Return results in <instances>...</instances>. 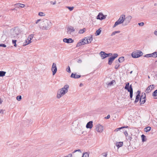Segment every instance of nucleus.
<instances>
[{
	"mask_svg": "<svg viewBox=\"0 0 157 157\" xmlns=\"http://www.w3.org/2000/svg\"><path fill=\"white\" fill-rule=\"evenodd\" d=\"M52 25V24L50 21L45 19L40 23L39 27L42 30H48L51 27Z\"/></svg>",
	"mask_w": 157,
	"mask_h": 157,
	"instance_id": "1",
	"label": "nucleus"
},
{
	"mask_svg": "<svg viewBox=\"0 0 157 157\" xmlns=\"http://www.w3.org/2000/svg\"><path fill=\"white\" fill-rule=\"evenodd\" d=\"M69 86L68 85H65L64 87L58 90L57 93V98H60L68 92Z\"/></svg>",
	"mask_w": 157,
	"mask_h": 157,
	"instance_id": "2",
	"label": "nucleus"
},
{
	"mask_svg": "<svg viewBox=\"0 0 157 157\" xmlns=\"http://www.w3.org/2000/svg\"><path fill=\"white\" fill-rule=\"evenodd\" d=\"M10 33L11 38L15 39L20 33V29L17 27H15L11 30Z\"/></svg>",
	"mask_w": 157,
	"mask_h": 157,
	"instance_id": "3",
	"label": "nucleus"
},
{
	"mask_svg": "<svg viewBox=\"0 0 157 157\" xmlns=\"http://www.w3.org/2000/svg\"><path fill=\"white\" fill-rule=\"evenodd\" d=\"M143 55V53L140 51H139L137 52H133L132 54V56L133 58H138Z\"/></svg>",
	"mask_w": 157,
	"mask_h": 157,
	"instance_id": "4",
	"label": "nucleus"
},
{
	"mask_svg": "<svg viewBox=\"0 0 157 157\" xmlns=\"http://www.w3.org/2000/svg\"><path fill=\"white\" fill-rule=\"evenodd\" d=\"M118 56V55L117 53L113 54V56H112L109 59L108 64L109 65H111L112 64L113 61Z\"/></svg>",
	"mask_w": 157,
	"mask_h": 157,
	"instance_id": "5",
	"label": "nucleus"
},
{
	"mask_svg": "<svg viewBox=\"0 0 157 157\" xmlns=\"http://www.w3.org/2000/svg\"><path fill=\"white\" fill-rule=\"evenodd\" d=\"M51 70L52 72V75H54L57 71V68L56 64L54 63H53L52 66Z\"/></svg>",
	"mask_w": 157,
	"mask_h": 157,
	"instance_id": "6",
	"label": "nucleus"
},
{
	"mask_svg": "<svg viewBox=\"0 0 157 157\" xmlns=\"http://www.w3.org/2000/svg\"><path fill=\"white\" fill-rule=\"evenodd\" d=\"M96 129L97 132H101L103 130V127L101 125L98 124L96 126Z\"/></svg>",
	"mask_w": 157,
	"mask_h": 157,
	"instance_id": "7",
	"label": "nucleus"
},
{
	"mask_svg": "<svg viewBox=\"0 0 157 157\" xmlns=\"http://www.w3.org/2000/svg\"><path fill=\"white\" fill-rule=\"evenodd\" d=\"M84 39L85 40V41H86V44H89L91 43L93 40V36L91 35L89 36L85 37Z\"/></svg>",
	"mask_w": 157,
	"mask_h": 157,
	"instance_id": "8",
	"label": "nucleus"
},
{
	"mask_svg": "<svg viewBox=\"0 0 157 157\" xmlns=\"http://www.w3.org/2000/svg\"><path fill=\"white\" fill-rule=\"evenodd\" d=\"M106 15H104L102 13H99L97 16V18L98 19L102 20L105 18Z\"/></svg>",
	"mask_w": 157,
	"mask_h": 157,
	"instance_id": "9",
	"label": "nucleus"
},
{
	"mask_svg": "<svg viewBox=\"0 0 157 157\" xmlns=\"http://www.w3.org/2000/svg\"><path fill=\"white\" fill-rule=\"evenodd\" d=\"M132 17L131 16H128L126 17V18L125 17V24L123 25L125 26L128 24L130 21Z\"/></svg>",
	"mask_w": 157,
	"mask_h": 157,
	"instance_id": "10",
	"label": "nucleus"
},
{
	"mask_svg": "<svg viewBox=\"0 0 157 157\" xmlns=\"http://www.w3.org/2000/svg\"><path fill=\"white\" fill-rule=\"evenodd\" d=\"M154 88V85H152L148 86L145 92L147 93H148L150 92Z\"/></svg>",
	"mask_w": 157,
	"mask_h": 157,
	"instance_id": "11",
	"label": "nucleus"
},
{
	"mask_svg": "<svg viewBox=\"0 0 157 157\" xmlns=\"http://www.w3.org/2000/svg\"><path fill=\"white\" fill-rule=\"evenodd\" d=\"M67 33L71 34V33L75 32V29L73 27L71 26H69L68 27L67 29Z\"/></svg>",
	"mask_w": 157,
	"mask_h": 157,
	"instance_id": "12",
	"label": "nucleus"
},
{
	"mask_svg": "<svg viewBox=\"0 0 157 157\" xmlns=\"http://www.w3.org/2000/svg\"><path fill=\"white\" fill-rule=\"evenodd\" d=\"M85 44H86V43L84 38L83 39L81 40L76 45V47H78L82 45H84Z\"/></svg>",
	"mask_w": 157,
	"mask_h": 157,
	"instance_id": "13",
	"label": "nucleus"
},
{
	"mask_svg": "<svg viewBox=\"0 0 157 157\" xmlns=\"http://www.w3.org/2000/svg\"><path fill=\"white\" fill-rule=\"evenodd\" d=\"M63 41L64 42L67 43H73L74 42V40L71 38H64L63 39Z\"/></svg>",
	"mask_w": 157,
	"mask_h": 157,
	"instance_id": "14",
	"label": "nucleus"
},
{
	"mask_svg": "<svg viewBox=\"0 0 157 157\" xmlns=\"http://www.w3.org/2000/svg\"><path fill=\"white\" fill-rule=\"evenodd\" d=\"M125 17V15H122L120 17L119 19H118V21L122 23L124 21Z\"/></svg>",
	"mask_w": 157,
	"mask_h": 157,
	"instance_id": "15",
	"label": "nucleus"
},
{
	"mask_svg": "<svg viewBox=\"0 0 157 157\" xmlns=\"http://www.w3.org/2000/svg\"><path fill=\"white\" fill-rule=\"evenodd\" d=\"M100 56L102 59H104L107 57V53H105L104 52L101 51L100 53Z\"/></svg>",
	"mask_w": 157,
	"mask_h": 157,
	"instance_id": "16",
	"label": "nucleus"
},
{
	"mask_svg": "<svg viewBox=\"0 0 157 157\" xmlns=\"http://www.w3.org/2000/svg\"><path fill=\"white\" fill-rule=\"evenodd\" d=\"M128 92H130V98L132 100V98L133 96V89L132 87V85H130V89Z\"/></svg>",
	"mask_w": 157,
	"mask_h": 157,
	"instance_id": "17",
	"label": "nucleus"
},
{
	"mask_svg": "<svg viewBox=\"0 0 157 157\" xmlns=\"http://www.w3.org/2000/svg\"><path fill=\"white\" fill-rule=\"evenodd\" d=\"M86 127L87 128H91L93 127V121L89 122L86 124Z\"/></svg>",
	"mask_w": 157,
	"mask_h": 157,
	"instance_id": "18",
	"label": "nucleus"
},
{
	"mask_svg": "<svg viewBox=\"0 0 157 157\" xmlns=\"http://www.w3.org/2000/svg\"><path fill=\"white\" fill-rule=\"evenodd\" d=\"M81 76L80 75H77L76 74H74L73 73H72L70 77L71 78H73L76 79L79 78Z\"/></svg>",
	"mask_w": 157,
	"mask_h": 157,
	"instance_id": "19",
	"label": "nucleus"
},
{
	"mask_svg": "<svg viewBox=\"0 0 157 157\" xmlns=\"http://www.w3.org/2000/svg\"><path fill=\"white\" fill-rule=\"evenodd\" d=\"M123 142H117L116 145L118 148H119L123 146Z\"/></svg>",
	"mask_w": 157,
	"mask_h": 157,
	"instance_id": "20",
	"label": "nucleus"
},
{
	"mask_svg": "<svg viewBox=\"0 0 157 157\" xmlns=\"http://www.w3.org/2000/svg\"><path fill=\"white\" fill-rule=\"evenodd\" d=\"M140 95L139 94H138L136 95L135 101H134L135 103H136L139 101V98H140Z\"/></svg>",
	"mask_w": 157,
	"mask_h": 157,
	"instance_id": "21",
	"label": "nucleus"
},
{
	"mask_svg": "<svg viewBox=\"0 0 157 157\" xmlns=\"http://www.w3.org/2000/svg\"><path fill=\"white\" fill-rule=\"evenodd\" d=\"M16 7L23 8L25 6V5L21 3H17L15 5Z\"/></svg>",
	"mask_w": 157,
	"mask_h": 157,
	"instance_id": "22",
	"label": "nucleus"
},
{
	"mask_svg": "<svg viewBox=\"0 0 157 157\" xmlns=\"http://www.w3.org/2000/svg\"><path fill=\"white\" fill-rule=\"evenodd\" d=\"M124 57L123 56H122V57H120L119 58L118 61L119 62L121 63H122L123 61H124Z\"/></svg>",
	"mask_w": 157,
	"mask_h": 157,
	"instance_id": "23",
	"label": "nucleus"
},
{
	"mask_svg": "<svg viewBox=\"0 0 157 157\" xmlns=\"http://www.w3.org/2000/svg\"><path fill=\"white\" fill-rule=\"evenodd\" d=\"M146 99H140V105L143 104L144 103L146 102Z\"/></svg>",
	"mask_w": 157,
	"mask_h": 157,
	"instance_id": "24",
	"label": "nucleus"
},
{
	"mask_svg": "<svg viewBox=\"0 0 157 157\" xmlns=\"http://www.w3.org/2000/svg\"><path fill=\"white\" fill-rule=\"evenodd\" d=\"M115 62L116 64L115 66V68L116 69H117L120 66V65L118 63L117 60H116Z\"/></svg>",
	"mask_w": 157,
	"mask_h": 157,
	"instance_id": "25",
	"label": "nucleus"
},
{
	"mask_svg": "<svg viewBox=\"0 0 157 157\" xmlns=\"http://www.w3.org/2000/svg\"><path fill=\"white\" fill-rule=\"evenodd\" d=\"M124 88L125 89L127 90L128 91L130 89V86H129V83L128 82L126 84Z\"/></svg>",
	"mask_w": 157,
	"mask_h": 157,
	"instance_id": "26",
	"label": "nucleus"
},
{
	"mask_svg": "<svg viewBox=\"0 0 157 157\" xmlns=\"http://www.w3.org/2000/svg\"><path fill=\"white\" fill-rule=\"evenodd\" d=\"M121 22L118 21V20L115 23L114 25L113 26V28H115V27H116L118 25H120L121 24Z\"/></svg>",
	"mask_w": 157,
	"mask_h": 157,
	"instance_id": "27",
	"label": "nucleus"
},
{
	"mask_svg": "<svg viewBox=\"0 0 157 157\" xmlns=\"http://www.w3.org/2000/svg\"><path fill=\"white\" fill-rule=\"evenodd\" d=\"M151 129V127L150 126H148L144 128V131L147 132L149 131Z\"/></svg>",
	"mask_w": 157,
	"mask_h": 157,
	"instance_id": "28",
	"label": "nucleus"
},
{
	"mask_svg": "<svg viewBox=\"0 0 157 157\" xmlns=\"http://www.w3.org/2000/svg\"><path fill=\"white\" fill-rule=\"evenodd\" d=\"M146 97V95L145 93H142V94L141 96L140 97V99H145Z\"/></svg>",
	"mask_w": 157,
	"mask_h": 157,
	"instance_id": "29",
	"label": "nucleus"
},
{
	"mask_svg": "<svg viewBox=\"0 0 157 157\" xmlns=\"http://www.w3.org/2000/svg\"><path fill=\"white\" fill-rule=\"evenodd\" d=\"M141 137L142 139V141L143 142H144L146 141V136L144 135H142L141 136Z\"/></svg>",
	"mask_w": 157,
	"mask_h": 157,
	"instance_id": "30",
	"label": "nucleus"
},
{
	"mask_svg": "<svg viewBox=\"0 0 157 157\" xmlns=\"http://www.w3.org/2000/svg\"><path fill=\"white\" fill-rule=\"evenodd\" d=\"M86 31V29L85 28H84L82 29H80L78 32V33L79 34H82L84 33Z\"/></svg>",
	"mask_w": 157,
	"mask_h": 157,
	"instance_id": "31",
	"label": "nucleus"
},
{
	"mask_svg": "<svg viewBox=\"0 0 157 157\" xmlns=\"http://www.w3.org/2000/svg\"><path fill=\"white\" fill-rule=\"evenodd\" d=\"M101 31L100 29H99L98 30H97L95 33V35L98 36L99 35L101 32Z\"/></svg>",
	"mask_w": 157,
	"mask_h": 157,
	"instance_id": "32",
	"label": "nucleus"
},
{
	"mask_svg": "<svg viewBox=\"0 0 157 157\" xmlns=\"http://www.w3.org/2000/svg\"><path fill=\"white\" fill-rule=\"evenodd\" d=\"M6 72L4 71H0V77H3L5 75Z\"/></svg>",
	"mask_w": 157,
	"mask_h": 157,
	"instance_id": "33",
	"label": "nucleus"
},
{
	"mask_svg": "<svg viewBox=\"0 0 157 157\" xmlns=\"http://www.w3.org/2000/svg\"><path fill=\"white\" fill-rule=\"evenodd\" d=\"M151 57H157V52H155L151 54Z\"/></svg>",
	"mask_w": 157,
	"mask_h": 157,
	"instance_id": "34",
	"label": "nucleus"
},
{
	"mask_svg": "<svg viewBox=\"0 0 157 157\" xmlns=\"http://www.w3.org/2000/svg\"><path fill=\"white\" fill-rule=\"evenodd\" d=\"M115 82V81L113 80L111 82L108 83L107 84L109 86H111L113 85L114 82Z\"/></svg>",
	"mask_w": 157,
	"mask_h": 157,
	"instance_id": "35",
	"label": "nucleus"
},
{
	"mask_svg": "<svg viewBox=\"0 0 157 157\" xmlns=\"http://www.w3.org/2000/svg\"><path fill=\"white\" fill-rule=\"evenodd\" d=\"M126 139L128 140H129L130 141L132 139V137L128 135L127 136H126Z\"/></svg>",
	"mask_w": 157,
	"mask_h": 157,
	"instance_id": "36",
	"label": "nucleus"
},
{
	"mask_svg": "<svg viewBox=\"0 0 157 157\" xmlns=\"http://www.w3.org/2000/svg\"><path fill=\"white\" fill-rule=\"evenodd\" d=\"M34 36V34H30L28 36V39H30V40H32V39L33 38Z\"/></svg>",
	"mask_w": 157,
	"mask_h": 157,
	"instance_id": "37",
	"label": "nucleus"
},
{
	"mask_svg": "<svg viewBox=\"0 0 157 157\" xmlns=\"http://www.w3.org/2000/svg\"><path fill=\"white\" fill-rule=\"evenodd\" d=\"M124 127H125V126H123V127H122L119 128H117L116 129H115L114 131L115 132H118L121 129H122L123 128H124Z\"/></svg>",
	"mask_w": 157,
	"mask_h": 157,
	"instance_id": "38",
	"label": "nucleus"
},
{
	"mask_svg": "<svg viewBox=\"0 0 157 157\" xmlns=\"http://www.w3.org/2000/svg\"><path fill=\"white\" fill-rule=\"evenodd\" d=\"M89 154L87 153L86 152L83 154L82 157H89Z\"/></svg>",
	"mask_w": 157,
	"mask_h": 157,
	"instance_id": "39",
	"label": "nucleus"
},
{
	"mask_svg": "<svg viewBox=\"0 0 157 157\" xmlns=\"http://www.w3.org/2000/svg\"><path fill=\"white\" fill-rule=\"evenodd\" d=\"M38 15L40 16H44L45 14L42 12H40L38 13Z\"/></svg>",
	"mask_w": 157,
	"mask_h": 157,
	"instance_id": "40",
	"label": "nucleus"
},
{
	"mask_svg": "<svg viewBox=\"0 0 157 157\" xmlns=\"http://www.w3.org/2000/svg\"><path fill=\"white\" fill-rule=\"evenodd\" d=\"M67 8H68L70 11H72L74 9V7L67 6Z\"/></svg>",
	"mask_w": 157,
	"mask_h": 157,
	"instance_id": "41",
	"label": "nucleus"
},
{
	"mask_svg": "<svg viewBox=\"0 0 157 157\" xmlns=\"http://www.w3.org/2000/svg\"><path fill=\"white\" fill-rule=\"evenodd\" d=\"M28 39L26 40L25 41V42H24L23 44V46H25L26 45H27L28 44Z\"/></svg>",
	"mask_w": 157,
	"mask_h": 157,
	"instance_id": "42",
	"label": "nucleus"
},
{
	"mask_svg": "<svg viewBox=\"0 0 157 157\" xmlns=\"http://www.w3.org/2000/svg\"><path fill=\"white\" fill-rule=\"evenodd\" d=\"M21 99V96L20 95L18 96L17 97V99L18 101H20Z\"/></svg>",
	"mask_w": 157,
	"mask_h": 157,
	"instance_id": "43",
	"label": "nucleus"
},
{
	"mask_svg": "<svg viewBox=\"0 0 157 157\" xmlns=\"http://www.w3.org/2000/svg\"><path fill=\"white\" fill-rule=\"evenodd\" d=\"M144 57H151V54H146L144 56Z\"/></svg>",
	"mask_w": 157,
	"mask_h": 157,
	"instance_id": "44",
	"label": "nucleus"
},
{
	"mask_svg": "<svg viewBox=\"0 0 157 157\" xmlns=\"http://www.w3.org/2000/svg\"><path fill=\"white\" fill-rule=\"evenodd\" d=\"M67 71L69 73H70L71 72V71L69 66H68V67L67 68Z\"/></svg>",
	"mask_w": 157,
	"mask_h": 157,
	"instance_id": "45",
	"label": "nucleus"
},
{
	"mask_svg": "<svg viewBox=\"0 0 157 157\" xmlns=\"http://www.w3.org/2000/svg\"><path fill=\"white\" fill-rule=\"evenodd\" d=\"M77 151H78V152H81V151L80 150V149H78V150H75L73 152H72V153H74L77 152Z\"/></svg>",
	"mask_w": 157,
	"mask_h": 157,
	"instance_id": "46",
	"label": "nucleus"
},
{
	"mask_svg": "<svg viewBox=\"0 0 157 157\" xmlns=\"http://www.w3.org/2000/svg\"><path fill=\"white\" fill-rule=\"evenodd\" d=\"M0 47L5 48L6 47V46L4 44H0Z\"/></svg>",
	"mask_w": 157,
	"mask_h": 157,
	"instance_id": "47",
	"label": "nucleus"
},
{
	"mask_svg": "<svg viewBox=\"0 0 157 157\" xmlns=\"http://www.w3.org/2000/svg\"><path fill=\"white\" fill-rule=\"evenodd\" d=\"M144 23L143 22L139 23H138V25L140 26H143L144 25Z\"/></svg>",
	"mask_w": 157,
	"mask_h": 157,
	"instance_id": "48",
	"label": "nucleus"
},
{
	"mask_svg": "<svg viewBox=\"0 0 157 157\" xmlns=\"http://www.w3.org/2000/svg\"><path fill=\"white\" fill-rule=\"evenodd\" d=\"M102 155L104 157H106L107 155V154L106 153H103Z\"/></svg>",
	"mask_w": 157,
	"mask_h": 157,
	"instance_id": "49",
	"label": "nucleus"
},
{
	"mask_svg": "<svg viewBox=\"0 0 157 157\" xmlns=\"http://www.w3.org/2000/svg\"><path fill=\"white\" fill-rule=\"evenodd\" d=\"M152 96L154 97H156L157 96V92L155 93V92H153L152 93Z\"/></svg>",
	"mask_w": 157,
	"mask_h": 157,
	"instance_id": "50",
	"label": "nucleus"
},
{
	"mask_svg": "<svg viewBox=\"0 0 157 157\" xmlns=\"http://www.w3.org/2000/svg\"><path fill=\"white\" fill-rule=\"evenodd\" d=\"M124 133L126 137L128 135V133L127 131H125L124 132Z\"/></svg>",
	"mask_w": 157,
	"mask_h": 157,
	"instance_id": "51",
	"label": "nucleus"
},
{
	"mask_svg": "<svg viewBox=\"0 0 157 157\" xmlns=\"http://www.w3.org/2000/svg\"><path fill=\"white\" fill-rule=\"evenodd\" d=\"M17 40H12V43L13 44H15L16 43Z\"/></svg>",
	"mask_w": 157,
	"mask_h": 157,
	"instance_id": "52",
	"label": "nucleus"
},
{
	"mask_svg": "<svg viewBox=\"0 0 157 157\" xmlns=\"http://www.w3.org/2000/svg\"><path fill=\"white\" fill-rule=\"evenodd\" d=\"M77 62L78 63H81L82 62V60L81 59H78V60Z\"/></svg>",
	"mask_w": 157,
	"mask_h": 157,
	"instance_id": "53",
	"label": "nucleus"
},
{
	"mask_svg": "<svg viewBox=\"0 0 157 157\" xmlns=\"http://www.w3.org/2000/svg\"><path fill=\"white\" fill-rule=\"evenodd\" d=\"M41 20V19H39L36 20V21L35 23L37 24L39 21H40Z\"/></svg>",
	"mask_w": 157,
	"mask_h": 157,
	"instance_id": "54",
	"label": "nucleus"
},
{
	"mask_svg": "<svg viewBox=\"0 0 157 157\" xmlns=\"http://www.w3.org/2000/svg\"><path fill=\"white\" fill-rule=\"evenodd\" d=\"M65 157H72V155L71 154H69L67 156Z\"/></svg>",
	"mask_w": 157,
	"mask_h": 157,
	"instance_id": "55",
	"label": "nucleus"
},
{
	"mask_svg": "<svg viewBox=\"0 0 157 157\" xmlns=\"http://www.w3.org/2000/svg\"><path fill=\"white\" fill-rule=\"evenodd\" d=\"M110 117V116L109 115H108L107 117H105V118L106 119H108Z\"/></svg>",
	"mask_w": 157,
	"mask_h": 157,
	"instance_id": "56",
	"label": "nucleus"
},
{
	"mask_svg": "<svg viewBox=\"0 0 157 157\" xmlns=\"http://www.w3.org/2000/svg\"><path fill=\"white\" fill-rule=\"evenodd\" d=\"M27 39H28V44H29L31 42V40L28 39V38H27Z\"/></svg>",
	"mask_w": 157,
	"mask_h": 157,
	"instance_id": "57",
	"label": "nucleus"
},
{
	"mask_svg": "<svg viewBox=\"0 0 157 157\" xmlns=\"http://www.w3.org/2000/svg\"><path fill=\"white\" fill-rule=\"evenodd\" d=\"M114 32L115 33V34L119 33L120 32V31H115Z\"/></svg>",
	"mask_w": 157,
	"mask_h": 157,
	"instance_id": "58",
	"label": "nucleus"
},
{
	"mask_svg": "<svg viewBox=\"0 0 157 157\" xmlns=\"http://www.w3.org/2000/svg\"><path fill=\"white\" fill-rule=\"evenodd\" d=\"M112 54L111 53L107 54V57L109 56H112Z\"/></svg>",
	"mask_w": 157,
	"mask_h": 157,
	"instance_id": "59",
	"label": "nucleus"
},
{
	"mask_svg": "<svg viewBox=\"0 0 157 157\" xmlns=\"http://www.w3.org/2000/svg\"><path fill=\"white\" fill-rule=\"evenodd\" d=\"M154 34L156 36H157V31H155L154 32Z\"/></svg>",
	"mask_w": 157,
	"mask_h": 157,
	"instance_id": "60",
	"label": "nucleus"
},
{
	"mask_svg": "<svg viewBox=\"0 0 157 157\" xmlns=\"http://www.w3.org/2000/svg\"><path fill=\"white\" fill-rule=\"evenodd\" d=\"M3 110H0V113H2V114H3Z\"/></svg>",
	"mask_w": 157,
	"mask_h": 157,
	"instance_id": "61",
	"label": "nucleus"
},
{
	"mask_svg": "<svg viewBox=\"0 0 157 157\" xmlns=\"http://www.w3.org/2000/svg\"><path fill=\"white\" fill-rule=\"evenodd\" d=\"M115 34H116L114 32H113L111 34V36H113L115 35Z\"/></svg>",
	"mask_w": 157,
	"mask_h": 157,
	"instance_id": "62",
	"label": "nucleus"
},
{
	"mask_svg": "<svg viewBox=\"0 0 157 157\" xmlns=\"http://www.w3.org/2000/svg\"><path fill=\"white\" fill-rule=\"evenodd\" d=\"M2 100L1 98H0V105L2 103Z\"/></svg>",
	"mask_w": 157,
	"mask_h": 157,
	"instance_id": "63",
	"label": "nucleus"
},
{
	"mask_svg": "<svg viewBox=\"0 0 157 157\" xmlns=\"http://www.w3.org/2000/svg\"><path fill=\"white\" fill-rule=\"evenodd\" d=\"M153 92H155V93H157V89L155 90Z\"/></svg>",
	"mask_w": 157,
	"mask_h": 157,
	"instance_id": "64",
	"label": "nucleus"
}]
</instances>
